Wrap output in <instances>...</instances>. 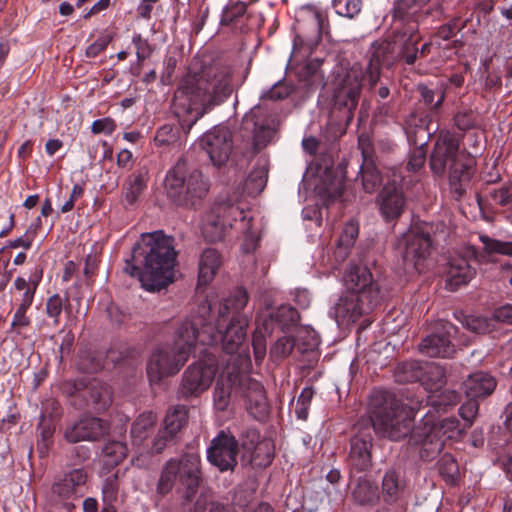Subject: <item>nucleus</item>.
<instances>
[{
    "label": "nucleus",
    "instance_id": "nucleus-61",
    "mask_svg": "<svg viewBox=\"0 0 512 512\" xmlns=\"http://www.w3.org/2000/svg\"><path fill=\"white\" fill-rule=\"evenodd\" d=\"M478 412V403L476 399H470L462 404L459 408V413L462 419L464 420V424L466 427H470L473 422V418L476 416Z\"/></svg>",
    "mask_w": 512,
    "mask_h": 512
},
{
    "label": "nucleus",
    "instance_id": "nucleus-29",
    "mask_svg": "<svg viewBox=\"0 0 512 512\" xmlns=\"http://www.w3.org/2000/svg\"><path fill=\"white\" fill-rule=\"evenodd\" d=\"M384 50L377 49L373 45V52L371 53L369 63L365 71V78L367 79V87L369 91H374L376 86L381 83V70L383 66L390 67L392 64L388 63V59L383 55Z\"/></svg>",
    "mask_w": 512,
    "mask_h": 512
},
{
    "label": "nucleus",
    "instance_id": "nucleus-47",
    "mask_svg": "<svg viewBox=\"0 0 512 512\" xmlns=\"http://www.w3.org/2000/svg\"><path fill=\"white\" fill-rule=\"evenodd\" d=\"M467 428L465 424H461L455 417L445 418L439 425L436 424L437 436H439L441 440L442 437L446 439H458Z\"/></svg>",
    "mask_w": 512,
    "mask_h": 512
},
{
    "label": "nucleus",
    "instance_id": "nucleus-9",
    "mask_svg": "<svg viewBox=\"0 0 512 512\" xmlns=\"http://www.w3.org/2000/svg\"><path fill=\"white\" fill-rule=\"evenodd\" d=\"M406 20L407 22L396 28L386 40L374 43L377 49L383 48V55L392 65L397 60L413 65L418 57V24L413 18Z\"/></svg>",
    "mask_w": 512,
    "mask_h": 512
},
{
    "label": "nucleus",
    "instance_id": "nucleus-46",
    "mask_svg": "<svg viewBox=\"0 0 512 512\" xmlns=\"http://www.w3.org/2000/svg\"><path fill=\"white\" fill-rule=\"evenodd\" d=\"M320 344V337L310 326H303L297 332L296 348L301 353L314 352Z\"/></svg>",
    "mask_w": 512,
    "mask_h": 512
},
{
    "label": "nucleus",
    "instance_id": "nucleus-53",
    "mask_svg": "<svg viewBox=\"0 0 512 512\" xmlns=\"http://www.w3.org/2000/svg\"><path fill=\"white\" fill-rule=\"evenodd\" d=\"M335 12L349 19L358 15L362 8V0H332Z\"/></svg>",
    "mask_w": 512,
    "mask_h": 512
},
{
    "label": "nucleus",
    "instance_id": "nucleus-41",
    "mask_svg": "<svg viewBox=\"0 0 512 512\" xmlns=\"http://www.w3.org/2000/svg\"><path fill=\"white\" fill-rule=\"evenodd\" d=\"M424 375V366L419 361H406L399 364L395 371L397 382L408 383L421 381Z\"/></svg>",
    "mask_w": 512,
    "mask_h": 512
},
{
    "label": "nucleus",
    "instance_id": "nucleus-7",
    "mask_svg": "<svg viewBox=\"0 0 512 512\" xmlns=\"http://www.w3.org/2000/svg\"><path fill=\"white\" fill-rule=\"evenodd\" d=\"M165 189L176 204L196 206L207 196L210 184L200 170L179 160L166 174Z\"/></svg>",
    "mask_w": 512,
    "mask_h": 512
},
{
    "label": "nucleus",
    "instance_id": "nucleus-11",
    "mask_svg": "<svg viewBox=\"0 0 512 512\" xmlns=\"http://www.w3.org/2000/svg\"><path fill=\"white\" fill-rule=\"evenodd\" d=\"M238 441L229 431L221 430L207 448V459L221 472L233 470L237 465Z\"/></svg>",
    "mask_w": 512,
    "mask_h": 512
},
{
    "label": "nucleus",
    "instance_id": "nucleus-33",
    "mask_svg": "<svg viewBox=\"0 0 512 512\" xmlns=\"http://www.w3.org/2000/svg\"><path fill=\"white\" fill-rule=\"evenodd\" d=\"M403 492V479L394 469L388 470L382 478V495L387 504H394Z\"/></svg>",
    "mask_w": 512,
    "mask_h": 512
},
{
    "label": "nucleus",
    "instance_id": "nucleus-6",
    "mask_svg": "<svg viewBox=\"0 0 512 512\" xmlns=\"http://www.w3.org/2000/svg\"><path fill=\"white\" fill-rule=\"evenodd\" d=\"M476 160L466 152L460 151L459 138L449 132H441L430 156V168L433 174L443 176L449 168V186L451 192L460 198L475 173Z\"/></svg>",
    "mask_w": 512,
    "mask_h": 512
},
{
    "label": "nucleus",
    "instance_id": "nucleus-21",
    "mask_svg": "<svg viewBox=\"0 0 512 512\" xmlns=\"http://www.w3.org/2000/svg\"><path fill=\"white\" fill-rule=\"evenodd\" d=\"M42 278L43 268L40 265H35L27 278L23 276L16 277L10 289L11 293H15V303L33 304Z\"/></svg>",
    "mask_w": 512,
    "mask_h": 512
},
{
    "label": "nucleus",
    "instance_id": "nucleus-51",
    "mask_svg": "<svg viewBox=\"0 0 512 512\" xmlns=\"http://www.w3.org/2000/svg\"><path fill=\"white\" fill-rule=\"evenodd\" d=\"M67 301L68 298H63L58 293H55L47 298L45 304V313L48 318L52 319L54 326H58L60 324V316L63 311L64 304Z\"/></svg>",
    "mask_w": 512,
    "mask_h": 512
},
{
    "label": "nucleus",
    "instance_id": "nucleus-37",
    "mask_svg": "<svg viewBox=\"0 0 512 512\" xmlns=\"http://www.w3.org/2000/svg\"><path fill=\"white\" fill-rule=\"evenodd\" d=\"M188 416L184 406H177L168 410L164 426L161 429L164 433L169 434L168 437L176 438L178 432L187 424Z\"/></svg>",
    "mask_w": 512,
    "mask_h": 512
},
{
    "label": "nucleus",
    "instance_id": "nucleus-17",
    "mask_svg": "<svg viewBox=\"0 0 512 512\" xmlns=\"http://www.w3.org/2000/svg\"><path fill=\"white\" fill-rule=\"evenodd\" d=\"M443 333L428 335L420 344L419 351L428 357H450L454 352L451 343L452 337L457 333V327L449 321L440 322Z\"/></svg>",
    "mask_w": 512,
    "mask_h": 512
},
{
    "label": "nucleus",
    "instance_id": "nucleus-13",
    "mask_svg": "<svg viewBox=\"0 0 512 512\" xmlns=\"http://www.w3.org/2000/svg\"><path fill=\"white\" fill-rule=\"evenodd\" d=\"M88 480L87 471L84 468H73L56 479L51 491L54 497L65 505L85 494Z\"/></svg>",
    "mask_w": 512,
    "mask_h": 512
},
{
    "label": "nucleus",
    "instance_id": "nucleus-1",
    "mask_svg": "<svg viewBox=\"0 0 512 512\" xmlns=\"http://www.w3.org/2000/svg\"><path fill=\"white\" fill-rule=\"evenodd\" d=\"M248 299L247 291L238 287L217 307L209 297L201 301L176 329L172 345H162L150 355L146 368L150 383L178 373L197 344H220L225 353H237L247 336L249 317L243 310Z\"/></svg>",
    "mask_w": 512,
    "mask_h": 512
},
{
    "label": "nucleus",
    "instance_id": "nucleus-49",
    "mask_svg": "<svg viewBox=\"0 0 512 512\" xmlns=\"http://www.w3.org/2000/svg\"><path fill=\"white\" fill-rule=\"evenodd\" d=\"M267 178V171L265 169H256L252 171L245 180V192L249 195H258L265 188Z\"/></svg>",
    "mask_w": 512,
    "mask_h": 512
},
{
    "label": "nucleus",
    "instance_id": "nucleus-38",
    "mask_svg": "<svg viewBox=\"0 0 512 512\" xmlns=\"http://www.w3.org/2000/svg\"><path fill=\"white\" fill-rule=\"evenodd\" d=\"M455 318L461 322L467 330L484 334L492 331L494 328V319L481 315H463L462 312L454 313Z\"/></svg>",
    "mask_w": 512,
    "mask_h": 512
},
{
    "label": "nucleus",
    "instance_id": "nucleus-35",
    "mask_svg": "<svg viewBox=\"0 0 512 512\" xmlns=\"http://www.w3.org/2000/svg\"><path fill=\"white\" fill-rule=\"evenodd\" d=\"M157 416L152 411L140 414L131 426V438L134 445H140L151 433Z\"/></svg>",
    "mask_w": 512,
    "mask_h": 512
},
{
    "label": "nucleus",
    "instance_id": "nucleus-30",
    "mask_svg": "<svg viewBox=\"0 0 512 512\" xmlns=\"http://www.w3.org/2000/svg\"><path fill=\"white\" fill-rule=\"evenodd\" d=\"M240 377L238 374L229 373L227 377H221L217 380L213 392V403L216 410L223 412L228 408L232 386L236 381L239 382Z\"/></svg>",
    "mask_w": 512,
    "mask_h": 512
},
{
    "label": "nucleus",
    "instance_id": "nucleus-25",
    "mask_svg": "<svg viewBox=\"0 0 512 512\" xmlns=\"http://www.w3.org/2000/svg\"><path fill=\"white\" fill-rule=\"evenodd\" d=\"M246 436L250 438L251 444L256 442L251 454V463L258 468L267 467L274 458L273 444L267 440L259 442L260 434L255 428H248Z\"/></svg>",
    "mask_w": 512,
    "mask_h": 512
},
{
    "label": "nucleus",
    "instance_id": "nucleus-18",
    "mask_svg": "<svg viewBox=\"0 0 512 512\" xmlns=\"http://www.w3.org/2000/svg\"><path fill=\"white\" fill-rule=\"evenodd\" d=\"M363 75L361 71L352 69L342 80L340 87L335 91L334 101L339 108L347 110L350 114L359 101L362 89Z\"/></svg>",
    "mask_w": 512,
    "mask_h": 512
},
{
    "label": "nucleus",
    "instance_id": "nucleus-15",
    "mask_svg": "<svg viewBox=\"0 0 512 512\" xmlns=\"http://www.w3.org/2000/svg\"><path fill=\"white\" fill-rule=\"evenodd\" d=\"M239 387L245 398V408L248 414L257 421H264L269 414V404L263 385L246 375L239 379Z\"/></svg>",
    "mask_w": 512,
    "mask_h": 512
},
{
    "label": "nucleus",
    "instance_id": "nucleus-24",
    "mask_svg": "<svg viewBox=\"0 0 512 512\" xmlns=\"http://www.w3.org/2000/svg\"><path fill=\"white\" fill-rule=\"evenodd\" d=\"M224 209L225 207L214 203L203 220L202 233L210 242L219 241L224 237L225 230L228 227L227 220L221 219V213L225 211Z\"/></svg>",
    "mask_w": 512,
    "mask_h": 512
},
{
    "label": "nucleus",
    "instance_id": "nucleus-54",
    "mask_svg": "<svg viewBox=\"0 0 512 512\" xmlns=\"http://www.w3.org/2000/svg\"><path fill=\"white\" fill-rule=\"evenodd\" d=\"M119 482L117 475L105 478L102 484V501L104 506L113 505L118 498Z\"/></svg>",
    "mask_w": 512,
    "mask_h": 512
},
{
    "label": "nucleus",
    "instance_id": "nucleus-27",
    "mask_svg": "<svg viewBox=\"0 0 512 512\" xmlns=\"http://www.w3.org/2000/svg\"><path fill=\"white\" fill-rule=\"evenodd\" d=\"M351 495L353 501L361 506H372L379 500L377 485L366 477L357 479Z\"/></svg>",
    "mask_w": 512,
    "mask_h": 512
},
{
    "label": "nucleus",
    "instance_id": "nucleus-31",
    "mask_svg": "<svg viewBox=\"0 0 512 512\" xmlns=\"http://www.w3.org/2000/svg\"><path fill=\"white\" fill-rule=\"evenodd\" d=\"M358 233L359 228L357 223L350 221L344 226L333 252L337 262H343L348 257L351 248L354 246Z\"/></svg>",
    "mask_w": 512,
    "mask_h": 512
},
{
    "label": "nucleus",
    "instance_id": "nucleus-32",
    "mask_svg": "<svg viewBox=\"0 0 512 512\" xmlns=\"http://www.w3.org/2000/svg\"><path fill=\"white\" fill-rule=\"evenodd\" d=\"M429 133L423 128L418 129V136L414 139V148L409 152L407 169L411 172L420 170L426 161V145Z\"/></svg>",
    "mask_w": 512,
    "mask_h": 512
},
{
    "label": "nucleus",
    "instance_id": "nucleus-44",
    "mask_svg": "<svg viewBox=\"0 0 512 512\" xmlns=\"http://www.w3.org/2000/svg\"><path fill=\"white\" fill-rule=\"evenodd\" d=\"M127 445L121 441H109L102 448V458L107 466H116L127 456Z\"/></svg>",
    "mask_w": 512,
    "mask_h": 512
},
{
    "label": "nucleus",
    "instance_id": "nucleus-39",
    "mask_svg": "<svg viewBox=\"0 0 512 512\" xmlns=\"http://www.w3.org/2000/svg\"><path fill=\"white\" fill-rule=\"evenodd\" d=\"M148 182V169L141 167L137 169L128 180L126 188V200L129 204L136 202L140 194L146 189Z\"/></svg>",
    "mask_w": 512,
    "mask_h": 512
},
{
    "label": "nucleus",
    "instance_id": "nucleus-8",
    "mask_svg": "<svg viewBox=\"0 0 512 512\" xmlns=\"http://www.w3.org/2000/svg\"><path fill=\"white\" fill-rule=\"evenodd\" d=\"M200 455L197 452H187L180 457L170 458L163 466L156 491L165 496L170 493L176 483L185 489L184 498L192 499L200 481Z\"/></svg>",
    "mask_w": 512,
    "mask_h": 512
},
{
    "label": "nucleus",
    "instance_id": "nucleus-59",
    "mask_svg": "<svg viewBox=\"0 0 512 512\" xmlns=\"http://www.w3.org/2000/svg\"><path fill=\"white\" fill-rule=\"evenodd\" d=\"M216 203L218 206L225 207V211H222V213L229 212L232 214V217H236V222L239 220L242 223V229L246 228L247 225L245 224V221L247 220V212L244 208L233 203L231 200H222Z\"/></svg>",
    "mask_w": 512,
    "mask_h": 512
},
{
    "label": "nucleus",
    "instance_id": "nucleus-22",
    "mask_svg": "<svg viewBox=\"0 0 512 512\" xmlns=\"http://www.w3.org/2000/svg\"><path fill=\"white\" fill-rule=\"evenodd\" d=\"M371 447L370 436H355L351 439L349 462L354 469L363 472L371 467Z\"/></svg>",
    "mask_w": 512,
    "mask_h": 512
},
{
    "label": "nucleus",
    "instance_id": "nucleus-56",
    "mask_svg": "<svg viewBox=\"0 0 512 512\" xmlns=\"http://www.w3.org/2000/svg\"><path fill=\"white\" fill-rule=\"evenodd\" d=\"M296 347V340L289 336H283L277 339L270 350L272 357L281 359L288 356L293 348Z\"/></svg>",
    "mask_w": 512,
    "mask_h": 512
},
{
    "label": "nucleus",
    "instance_id": "nucleus-34",
    "mask_svg": "<svg viewBox=\"0 0 512 512\" xmlns=\"http://www.w3.org/2000/svg\"><path fill=\"white\" fill-rule=\"evenodd\" d=\"M428 402L431 412L434 414L446 412L448 407L455 406L460 401L459 394L450 389H438L429 392Z\"/></svg>",
    "mask_w": 512,
    "mask_h": 512
},
{
    "label": "nucleus",
    "instance_id": "nucleus-40",
    "mask_svg": "<svg viewBox=\"0 0 512 512\" xmlns=\"http://www.w3.org/2000/svg\"><path fill=\"white\" fill-rule=\"evenodd\" d=\"M298 311L290 305H281L270 313V319L282 331L289 330L299 321Z\"/></svg>",
    "mask_w": 512,
    "mask_h": 512
},
{
    "label": "nucleus",
    "instance_id": "nucleus-63",
    "mask_svg": "<svg viewBox=\"0 0 512 512\" xmlns=\"http://www.w3.org/2000/svg\"><path fill=\"white\" fill-rule=\"evenodd\" d=\"M479 240L482 243L483 250L487 255H492V254H501L502 255L505 241H500V240L491 238L484 234L479 235Z\"/></svg>",
    "mask_w": 512,
    "mask_h": 512
},
{
    "label": "nucleus",
    "instance_id": "nucleus-60",
    "mask_svg": "<svg viewBox=\"0 0 512 512\" xmlns=\"http://www.w3.org/2000/svg\"><path fill=\"white\" fill-rule=\"evenodd\" d=\"M176 140L173 127L171 125H163L158 128L154 136L155 144L159 147L169 145Z\"/></svg>",
    "mask_w": 512,
    "mask_h": 512
},
{
    "label": "nucleus",
    "instance_id": "nucleus-52",
    "mask_svg": "<svg viewBox=\"0 0 512 512\" xmlns=\"http://www.w3.org/2000/svg\"><path fill=\"white\" fill-rule=\"evenodd\" d=\"M315 391L312 387H305L302 389L300 395L297 398L295 405V414L299 420H307L309 415V409L311 401L314 397Z\"/></svg>",
    "mask_w": 512,
    "mask_h": 512
},
{
    "label": "nucleus",
    "instance_id": "nucleus-2",
    "mask_svg": "<svg viewBox=\"0 0 512 512\" xmlns=\"http://www.w3.org/2000/svg\"><path fill=\"white\" fill-rule=\"evenodd\" d=\"M233 92L229 65L215 62L199 73L187 75L174 95V112L182 129L188 133L205 114L228 100Z\"/></svg>",
    "mask_w": 512,
    "mask_h": 512
},
{
    "label": "nucleus",
    "instance_id": "nucleus-45",
    "mask_svg": "<svg viewBox=\"0 0 512 512\" xmlns=\"http://www.w3.org/2000/svg\"><path fill=\"white\" fill-rule=\"evenodd\" d=\"M104 366V356L100 352L90 350L80 351L77 360V367L85 373H96Z\"/></svg>",
    "mask_w": 512,
    "mask_h": 512
},
{
    "label": "nucleus",
    "instance_id": "nucleus-23",
    "mask_svg": "<svg viewBox=\"0 0 512 512\" xmlns=\"http://www.w3.org/2000/svg\"><path fill=\"white\" fill-rule=\"evenodd\" d=\"M495 378L486 372H475L468 376L463 383L466 396L470 399H477L490 395L496 388Z\"/></svg>",
    "mask_w": 512,
    "mask_h": 512
},
{
    "label": "nucleus",
    "instance_id": "nucleus-10",
    "mask_svg": "<svg viewBox=\"0 0 512 512\" xmlns=\"http://www.w3.org/2000/svg\"><path fill=\"white\" fill-rule=\"evenodd\" d=\"M432 240L429 233L418 232L414 229L404 233L397 241V249L402 256L407 269L421 273L430 255Z\"/></svg>",
    "mask_w": 512,
    "mask_h": 512
},
{
    "label": "nucleus",
    "instance_id": "nucleus-5",
    "mask_svg": "<svg viewBox=\"0 0 512 512\" xmlns=\"http://www.w3.org/2000/svg\"><path fill=\"white\" fill-rule=\"evenodd\" d=\"M345 291L333 307L338 324L355 322L369 313L384 297L379 281L365 266L351 265L344 274Z\"/></svg>",
    "mask_w": 512,
    "mask_h": 512
},
{
    "label": "nucleus",
    "instance_id": "nucleus-43",
    "mask_svg": "<svg viewBox=\"0 0 512 512\" xmlns=\"http://www.w3.org/2000/svg\"><path fill=\"white\" fill-rule=\"evenodd\" d=\"M417 90L423 104L432 112H438L445 99V91L440 87L433 88L425 84H419Z\"/></svg>",
    "mask_w": 512,
    "mask_h": 512
},
{
    "label": "nucleus",
    "instance_id": "nucleus-26",
    "mask_svg": "<svg viewBox=\"0 0 512 512\" xmlns=\"http://www.w3.org/2000/svg\"><path fill=\"white\" fill-rule=\"evenodd\" d=\"M258 110L259 107L255 106L246 113L243 118L242 126L245 130L252 133L255 146H264L269 142L273 131L260 122Z\"/></svg>",
    "mask_w": 512,
    "mask_h": 512
},
{
    "label": "nucleus",
    "instance_id": "nucleus-57",
    "mask_svg": "<svg viewBox=\"0 0 512 512\" xmlns=\"http://www.w3.org/2000/svg\"><path fill=\"white\" fill-rule=\"evenodd\" d=\"M245 13L246 5L243 2L233 3L232 5L226 6L222 10L220 22L222 25H229L237 21Z\"/></svg>",
    "mask_w": 512,
    "mask_h": 512
},
{
    "label": "nucleus",
    "instance_id": "nucleus-20",
    "mask_svg": "<svg viewBox=\"0 0 512 512\" xmlns=\"http://www.w3.org/2000/svg\"><path fill=\"white\" fill-rule=\"evenodd\" d=\"M476 270L463 255H455L449 259L446 271V288L456 291L468 284L475 276Z\"/></svg>",
    "mask_w": 512,
    "mask_h": 512
},
{
    "label": "nucleus",
    "instance_id": "nucleus-4",
    "mask_svg": "<svg viewBox=\"0 0 512 512\" xmlns=\"http://www.w3.org/2000/svg\"><path fill=\"white\" fill-rule=\"evenodd\" d=\"M140 254L144 273L141 285L147 291H159L174 281L178 252L175 239L162 230L142 233L134 245V256Z\"/></svg>",
    "mask_w": 512,
    "mask_h": 512
},
{
    "label": "nucleus",
    "instance_id": "nucleus-19",
    "mask_svg": "<svg viewBox=\"0 0 512 512\" xmlns=\"http://www.w3.org/2000/svg\"><path fill=\"white\" fill-rule=\"evenodd\" d=\"M396 183L394 175L392 183H387L377 197L380 213L386 221L398 218L405 207V198Z\"/></svg>",
    "mask_w": 512,
    "mask_h": 512
},
{
    "label": "nucleus",
    "instance_id": "nucleus-12",
    "mask_svg": "<svg viewBox=\"0 0 512 512\" xmlns=\"http://www.w3.org/2000/svg\"><path fill=\"white\" fill-rule=\"evenodd\" d=\"M217 371L214 362L198 361L184 371L180 393L183 397L197 396L212 384Z\"/></svg>",
    "mask_w": 512,
    "mask_h": 512
},
{
    "label": "nucleus",
    "instance_id": "nucleus-55",
    "mask_svg": "<svg viewBox=\"0 0 512 512\" xmlns=\"http://www.w3.org/2000/svg\"><path fill=\"white\" fill-rule=\"evenodd\" d=\"M340 478L341 474L340 471L337 469L330 470L326 475V480L329 483V485L324 488V491L329 501L338 502L343 499L342 491L338 487Z\"/></svg>",
    "mask_w": 512,
    "mask_h": 512
},
{
    "label": "nucleus",
    "instance_id": "nucleus-14",
    "mask_svg": "<svg viewBox=\"0 0 512 512\" xmlns=\"http://www.w3.org/2000/svg\"><path fill=\"white\" fill-rule=\"evenodd\" d=\"M200 146L214 166L224 165L232 151V136L226 127L216 126L200 139Z\"/></svg>",
    "mask_w": 512,
    "mask_h": 512
},
{
    "label": "nucleus",
    "instance_id": "nucleus-64",
    "mask_svg": "<svg viewBox=\"0 0 512 512\" xmlns=\"http://www.w3.org/2000/svg\"><path fill=\"white\" fill-rule=\"evenodd\" d=\"M110 41L111 37L107 35L98 37L93 43H91L86 48V56L89 58H95L107 48Z\"/></svg>",
    "mask_w": 512,
    "mask_h": 512
},
{
    "label": "nucleus",
    "instance_id": "nucleus-36",
    "mask_svg": "<svg viewBox=\"0 0 512 512\" xmlns=\"http://www.w3.org/2000/svg\"><path fill=\"white\" fill-rule=\"evenodd\" d=\"M362 187L366 193L375 192L383 182L381 172L372 160L364 159L359 170Z\"/></svg>",
    "mask_w": 512,
    "mask_h": 512
},
{
    "label": "nucleus",
    "instance_id": "nucleus-50",
    "mask_svg": "<svg viewBox=\"0 0 512 512\" xmlns=\"http://www.w3.org/2000/svg\"><path fill=\"white\" fill-rule=\"evenodd\" d=\"M429 0H397L395 3V12L405 19H414L423 5Z\"/></svg>",
    "mask_w": 512,
    "mask_h": 512
},
{
    "label": "nucleus",
    "instance_id": "nucleus-42",
    "mask_svg": "<svg viewBox=\"0 0 512 512\" xmlns=\"http://www.w3.org/2000/svg\"><path fill=\"white\" fill-rule=\"evenodd\" d=\"M89 401L97 411H104L112 403L110 387L105 383L95 382L89 389Z\"/></svg>",
    "mask_w": 512,
    "mask_h": 512
},
{
    "label": "nucleus",
    "instance_id": "nucleus-3",
    "mask_svg": "<svg viewBox=\"0 0 512 512\" xmlns=\"http://www.w3.org/2000/svg\"><path fill=\"white\" fill-rule=\"evenodd\" d=\"M370 420L375 433L392 441H400L409 435L413 444L429 445L432 453H439L443 440L437 436L435 416L428 410L419 424L412 428L415 411L402 404L386 391L374 394L369 403Z\"/></svg>",
    "mask_w": 512,
    "mask_h": 512
},
{
    "label": "nucleus",
    "instance_id": "nucleus-62",
    "mask_svg": "<svg viewBox=\"0 0 512 512\" xmlns=\"http://www.w3.org/2000/svg\"><path fill=\"white\" fill-rule=\"evenodd\" d=\"M116 129L115 121L110 117L96 119L91 125V131L94 134L111 135Z\"/></svg>",
    "mask_w": 512,
    "mask_h": 512
},
{
    "label": "nucleus",
    "instance_id": "nucleus-16",
    "mask_svg": "<svg viewBox=\"0 0 512 512\" xmlns=\"http://www.w3.org/2000/svg\"><path fill=\"white\" fill-rule=\"evenodd\" d=\"M110 425L107 421L92 416H85L66 427L64 436L70 443L81 441H98L108 435Z\"/></svg>",
    "mask_w": 512,
    "mask_h": 512
},
{
    "label": "nucleus",
    "instance_id": "nucleus-28",
    "mask_svg": "<svg viewBox=\"0 0 512 512\" xmlns=\"http://www.w3.org/2000/svg\"><path fill=\"white\" fill-rule=\"evenodd\" d=\"M220 266L219 253L212 248L205 249L199 259L198 283L206 285L210 283Z\"/></svg>",
    "mask_w": 512,
    "mask_h": 512
},
{
    "label": "nucleus",
    "instance_id": "nucleus-48",
    "mask_svg": "<svg viewBox=\"0 0 512 512\" xmlns=\"http://www.w3.org/2000/svg\"><path fill=\"white\" fill-rule=\"evenodd\" d=\"M427 386L429 392L441 389L445 384L444 369L437 364H426L424 366V375L421 380Z\"/></svg>",
    "mask_w": 512,
    "mask_h": 512
},
{
    "label": "nucleus",
    "instance_id": "nucleus-58",
    "mask_svg": "<svg viewBox=\"0 0 512 512\" xmlns=\"http://www.w3.org/2000/svg\"><path fill=\"white\" fill-rule=\"evenodd\" d=\"M292 93V88L287 86L282 80L277 81L270 89L261 94V99L281 100Z\"/></svg>",
    "mask_w": 512,
    "mask_h": 512
}]
</instances>
